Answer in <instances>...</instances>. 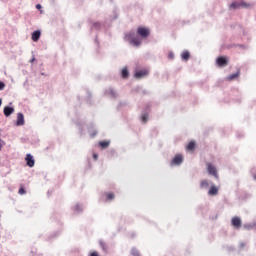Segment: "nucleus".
Returning <instances> with one entry per match:
<instances>
[{
    "label": "nucleus",
    "instance_id": "nucleus-34",
    "mask_svg": "<svg viewBox=\"0 0 256 256\" xmlns=\"http://www.w3.org/2000/svg\"><path fill=\"white\" fill-rule=\"evenodd\" d=\"M0 149H1V144H0Z\"/></svg>",
    "mask_w": 256,
    "mask_h": 256
},
{
    "label": "nucleus",
    "instance_id": "nucleus-6",
    "mask_svg": "<svg viewBox=\"0 0 256 256\" xmlns=\"http://www.w3.org/2000/svg\"><path fill=\"white\" fill-rule=\"evenodd\" d=\"M147 75H149V70L144 69V70L137 71V72L134 74V77H135L136 79H143V77H147Z\"/></svg>",
    "mask_w": 256,
    "mask_h": 256
},
{
    "label": "nucleus",
    "instance_id": "nucleus-31",
    "mask_svg": "<svg viewBox=\"0 0 256 256\" xmlns=\"http://www.w3.org/2000/svg\"><path fill=\"white\" fill-rule=\"evenodd\" d=\"M244 229H251V226L244 225Z\"/></svg>",
    "mask_w": 256,
    "mask_h": 256
},
{
    "label": "nucleus",
    "instance_id": "nucleus-23",
    "mask_svg": "<svg viewBox=\"0 0 256 256\" xmlns=\"http://www.w3.org/2000/svg\"><path fill=\"white\" fill-rule=\"evenodd\" d=\"M141 119H142V123H145L146 121H148L149 115L144 114V115H142Z\"/></svg>",
    "mask_w": 256,
    "mask_h": 256
},
{
    "label": "nucleus",
    "instance_id": "nucleus-20",
    "mask_svg": "<svg viewBox=\"0 0 256 256\" xmlns=\"http://www.w3.org/2000/svg\"><path fill=\"white\" fill-rule=\"evenodd\" d=\"M239 77V72L232 74L228 77L229 81H233V79H237Z\"/></svg>",
    "mask_w": 256,
    "mask_h": 256
},
{
    "label": "nucleus",
    "instance_id": "nucleus-4",
    "mask_svg": "<svg viewBox=\"0 0 256 256\" xmlns=\"http://www.w3.org/2000/svg\"><path fill=\"white\" fill-rule=\"evenodd\" d=\"M240 7H244L245 9H247V8L251 7V4L243 2V1H241V2L235 1L230 4V9H239Z\"/></svg>",
    "mask_w": 256,
    "mask_h": 256
},
{
    "label": "nucleus",
    "instance_id": "nucleus-1",
    "mask_svg": "<svg viewBox=\"0 0 256 256\" xmlns=\"http://www.w3.org/2000/svg\"><path fill=\"white\" fill-rule=\"evenodd\" d=\"M126 41H129L130 45L134 47H140L141 45V37L135 35V32H129L125 35Z\"/></svg>",
    "mask_w": 256,
    "mask_h": 256
},
{
    "label": "nucleus",
    "instance_id": "nucleus-11",
    "mask_svg": "<svg viewBox=\"0 0 256 256\" xmlns=\"http://www.w3.org/2000/svg\"><path fill=\"white\" fill-rule=\"evenodd\" d=\"M12 113H15V109L13 107H9V106L4 107L5 117H9L10 115H12Z\"/></svg>",
    "mask_w": 256,
    "mask_h": 256
},
{
    "label": "nucleus",
    "instance_id": "nucleus-17",
    "mask_svg": "<svg viewBox=\"0 0 256 256\" xmlns=\"http://www.w3.org/2000/svg\"><path fill=\"white\" fill-rule=\"evenodd\" d=\"M99 145L102 149H107V147H109L110 142L109 141H101L99 142Z\"/></svg>",
    "mask_w": 256,
    "mask_h": 256
},
{
    "label": "nucleus",
    "instance_id": "nucleus-2",
    "mask_svg": "<svg viewBox=\"0 0 256 256\" xmlns=\"http://www.w3.org/2000/svg\"><path fill=\"white\" fill-rule=\"evenodd\" d=\"M137 35H139L141 39H147V37L151 35V30L147 27L140 26L137 28Z\"/></svg>",
    "mask_w": 256,
    "mask_h": 256
},
{
    "label": "nucleus",
    "instance_id": "nucleus-32",
    "mask_svg": "<svg viewBox=\"0 0 256 256\" xmlns=\"http://www.w3.org/2000/svg\"><path fill=\"white\" fill-rule=\"evenodd\" d=\"M35 61V57H33L31 60H30V63H33Z\"/></svg>",
    "mask_w": 256,
    "mask_h": 256
},
{
    "label": "nucleus",
    "instance_id": "nucleus-14",
    "mask_svg": "<svg viewBox=\"0 0 256 256\" xmlns=\"http://www.w3.org/2000/svg\"><path fill=\"white\" fill-rule=\"evenodd\" d=\"M41 37V31L37 30L32 33V41H39V38Z\"/></svg>",
    "mask_w": 256,
    "mask_h": 256
},
{
    "label": "nucleus",
    "instance_id": "nucleus-13",
    "mask_svg": "<svg viewBox=\"0 0 256 256\" xmlns=\"http://www.w3.org/2000/svg\"><path fill=\"white\" fill-rule=\"evenodd\" d=\"M195 147H197V144L192 140L186 146V151H195Z\"/></svg>",
    "mask_w": 256,
    "mask_h": 256
},
{
    "label": "nucleus",
    "instance_id": "nucleus-19",
    "mask_svg": "<svg viewBox=\"0 0 256 256\" xmlns=\"http://www.w3.org/2000/svg\"><path fill=\"white\" fill-rule=\"evenodd\" d=\"M122 77L123 79H127V77H129V70L127 68L122 69Z\"/></svg>",
    "mask_w": 256,
    "mask_h": 256
},
{
    "label": "nucleus",
    "instance_id": "nucleus-35",
    "mask_svg": "<svg viewBox=\"0 0 256 256\" xmlns=\"http://www.w3.org/2000/svg\"><path fill=\"white\" fill-rule=\"evenodd\" d=\"M254 179H256V176L254 177Z\"/></svg>",
    "mask_w": 256,
    "mask_h": 256
},
{
    "label": "nucleus",
    "instance_id": "nucleus-16",
    "mask_svg": "<svg viewBox=\"0 0 256 256\" xmlns=\"http://www.w3.org/2000/svg\"><path fill=\"white\" fill-rule=\"evenodd\" d=\"M207 187H209V181L207 180H202L200 182V189H207Z\"/></svg>",
    "mask_w": 256,
    "mask_h": 256
},
{
    "label": "nucleus",
    "instance_id": "nucleus-27",
    "mask_svg": "<svg viewBox=\"0 0 256 256\" xmlns=\"http://www.w3.org/2000/svg\"><path fill=\"white\" fill-rule=\"evenodd\" d=\"M109 93H110V95H112V97H115V96H116V93H115V91H113V90H110Z\"/></svg>",
    "mask_w": 256,
    "mask_h": 256
},
{
    "label": "nucleus",
    "instance_id": "nucleus-5",
    "mask_svg": "<svg viewBox=\"0 0 256 256\" xmlns=\"http://www.w3.org/2000/svg\"><path fill=\"white\" fill-rule=\"evenodd\" d=\"M216 63L218 67H227L229 65V60L226 57L220 56L217 58Z\"/></svg>",
    "mask_w": 256,
    "mask_h": 256
},
{
    "label": "nucleus",
    "instance_id": "nucleus-21",
    "mask_svg": "<svg viewBox=\"0 0 256 256\" xmlns=\"http://www.w3.org/2000/svg\"><path fill=\"white\" fill-rule=\"evenodd\" d=\"M18 193L19 195H25L27 193L23 185H20V189L18 190Z\"/></svg>",
    "mask_w": 256,
    "mask_h": 256
},
{
    "label": "nucleus",
    "instance_id": "nucleus-24",
    "mask_svg": "<svg viewBox=\"0 0 256 256\" xmlns=\"http://www.w3.org/2000/svg\"><path fill=\"white\" fill-rule=\"evenodd\" d=\"M174 58H175V54H173V52H169L168 59H174Z\"/></svg>",
    "mask_w": 256,
    "mask_h": 256
},
{
    "label": "nucleus",
    "instance_id": "nucleus-28",
    "mask_svg": "<svg viewBox=\"0 0 256 256\" xmlns=\"http://www.w3.org/2000/svg\"><path fill=\"white\" fill-rule=\"evenodd\" d=\"M93 158H94V161H97V159H99V155L93 154Z\"/></svg>",
    "mask_w": 256,
    "mask_h": 256
},
{
    "label": "nucleus",
    "instance_id": "nucleus-7",
    "mask_svg": "<svg viewBox=\"0 0 256 256\" xmlns=\"http://www.w3.org/2000/svg\"><path fill=\"white\" fill-rule=\"evenodd\" d=\"M231 223L235 229H241L242 222L240 217H233Z\"/></svg>",
    "mask_w": 256,
    "mask_h": 256
},
{
    "label": "nucleus",
    "instance_id": "nucleus-10",
    "mask_svg": "<svg viewBox=\"0 0 256 256\" xmlns=\"http://www.w3.org/2000/svg\"><path fill=\"white\" fill-rule=\"evenodd\" d=\"M25 161H26L28 167H35V159H33V155L27 154Z\"/></svg>",
    "mask_w": 256,
    "mask_h": 256
},
{
    "label": "nucleus",
    "instance_id": "nucleus-29",
    "mask_svg": "<svg viewBox=\"0 0 256 256\" xmlns=\"http://www.w3.org/2000/svg\"><path fill=\"white\" fill-rule=\"evenodd\" d=\"M246 245H247V244H245V242L240 243L241 249H243V247H246Z\"/></svg>",
    "mask_w": 256,
    "mask_h": 256
},
{
    "label": "nucleus",
    "instance_id": "nucleus-22",
    "mask_svg": "<svg viewBox=\"0 0 256 256\" xmlns=\"http://www.w3.org/2000/svg\"><path fill=\"white\" fill-rule=\"evenodd\" d=\"M100 247L103 249V251H107V244L103 241H100Z\"/></svg>",
    "mask_w": 256,
    "mask_h": 256
},
{
    "label": "nucleus",
    "instance_id": "nucleus-25",
    "mask_svg": "<svg viewBox=\"0 0 256 256\" xmlns=\"http://www.w3.org/2000/svg\"><path fill=\"white\" fill-rule=\"evenodd\" d=\"M5 89V84L0 81V91H3Z\"/></svg>",
    "mask_w": 256,
    "mask_h": 256
},
{
    "label": "nucleus",
    "instance_id": "nucleus-8",
    "mask_svg": "<svg viewBox=\"0 0 256 256\" xmlns=\"http://www.w3.org/2000/svg\"><path fill=\"white\" fill-rule=\"evenodd\" d=\"M17 127H21L25 125V116H23V113L17 114V120H16Z\"/></svg>",
    "mask_w": 256,
    "mask_h": 256
},
{
    "label": "nucleus",
    "instance_id": "nucleus-12",
    "mask_svg": "<svg viewBox=\"0 0 256 256\" xmlns=\"http://www.w3.org/2000/svg\"><path fill=\"white\" fill-rule=\"evenodd\" d=\"M219 193V188L217 186L212 185L208 191V195L215 196Z\"/></svg>",
    "mask_w": 256,
    "mask_h": 256
},
{
    "label": "nucleus",
    "instance_id": "nucleus-15",
    "mask_svg": "<svg viewBox=\"0 0 256 256\" xmlns=\"http://www.w3.org/2000/svg\"><path fill=\"white\" fill-rule=\"evenodd\" d=\"M182 59L184 61H189V58L191 57V54L189 53V51H184L181 55Z\"/></svg>",
    "mask_w": 256,
    "mask_h": 256
},
{
    "label": "nucleus",
    "instance_id": "nucleus-33",
    "mask_svg": "<svg viewBox=\"0 0 256 256\" xmlns=\"http://www.w3.org/2000/svg\"><path fill=\"white\" fill-rule=\"evenodd\" d=\"M3 105V100L0 98V107Z\"/></svg>",
    "mask_w": 256,
    "mask_h": 256
},
{
    "label": "nucleus",
    "instance_id": "nucleus-26",
    "mask_svg": "<svg viewBox=\"0 0 256 256\" xmlns=\"http://www.w3.org/2000/svg\"><path fill=\"white\" fill-rule=\"evenodd\" d=\"M132 254H133L134 256H139V251H137V250H132Z\"/></svg>",
    "mask_w": 256,
    "mask_h": 256
},
{
    "label": "nucleus",
    "instance_id": "nucleus-3",
    "mask_svg": "<svg viewBox=\"0 0 256 256\" xmlns=\"http://www.w3.org/2000/svg\"><path fill=\"white\" fill-rule=\"evenodd\" d=\"M207 167V171L209 173V175H212L213 177H215V179H219V174L217 173V168L211 164V163H207L206 164Z\"/></svg>",
    "mask_w": 256,
    "mask_h": 256
},
{
    "label": "nucleus",
    "instance_id": "nucleus-30",
    "mask_svg": "<svg viewBox=\"0 0 256 256\" xmlns=\"http://www.w3.org/2000/svg\"><path fill=\"white\" fill-rule=\"evenodd\" d=\"M36 9H41V4H37Z\"/></svg>",
    "mask_w": 256,
    "mask_h": 256
},
{
    "label": "nucleus",
    "instance_id": "nucleus-9",
    "mask_svg": "<svg viewBox=\"0 0 256 256\" xmlns=\"http://www.w3.org/2000/svg\"><path fill=\"white\" fill-rule=\"evenodd\" d=\"M183 163V156L181 154H177L171 162V165H181Z\"/></svg>",
    "mask_w": 256,
    "mask_h": 256
},
{
    "label": "nucleus",
    "instance_id": "nucleus-18",
    "mask_svg": "<svg viewBox=\"0 0 256 256\" xmlns=\"http://www.w3.org/2000/svg\"><path fill=\"white\" fill-rule=\"evenodd\" d=\"M105 196H106V200L107 201H113V199H115V194L114 193H106L105 194Z\"/></svg>",
    "mask_w": 256,
    "mask_h": 256
}]
</instances>
